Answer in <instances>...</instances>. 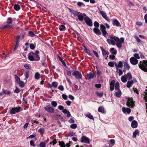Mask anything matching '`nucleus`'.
I'll list each match as a JSON object with an SVG mask.
<instances>
[{
	"label": "nucleus",
	"instance_id": "obj_37",
	"mask_svg": "<svg viewBox=\"0 0 147 147\" xmlns=\"http://www.w3.org/2000/svg\"><path fill=\"white\" fill-rule=\"evenodd\" d=\"M12 27V26H11L9 25V24H8L6 25H3L2 28L3 29H4L7 28H11Z\"/></svg>",
	"mask_w": 147,
	"mask_h": 147
},
{
	"label": "nucleus",
	"instance_id": "obj_54",
	"mask_svg": "<svg viewBox=\"0 0 147 147\" xmlns=\"http://www.w3.org/2000/svg\"><path fill=\"white\" fill-rule=\"evenodd\" d=\"M38 147H45V145L43 142H41Z\"/></svg>",
	"mask_w": 147,
	"mask_h": 147
},
{
	"label": "nucleus",
	"instance_id": "obj_4",
	"mask_svg": "<svg viewBox=\"0 0 147 147\" xmlns=\"http://www.w3.org/2000/svg\"><path fill=\"white\" fill-rule=\"evenodd\" d=\"M124 38L122 37L120 39L118 37H117L116 42L117 46L119 48H121L122 44L124 42Z\"/></svg>",
	"mask_w": 147,
	"mask_h": 147
},
{
	"label": "nucleus",
	"instance_id": "obj_15",
	"mask_svg": "<svg viewBox=\"0 0 147 147\" xmlns=\"http://www.w3.org/2000/svg\"><path fill=\"white\" fill-rule=\"evenodd\" d=\"M113 24L117 27H120L121 25L118 21L116 19H113Z\"/></svg>",
	"mask_w": 147,
	"mask_h": 147
},
{
	"label": "nucleus",
	"instance_id": "obj_5",
	"mask_svg": "<svg viewBox=\"0 0 147 147\" xmlns=\"http://www.w3.org/2000/svg\"><path fill=\"white\" fill-rule=\"evenodd\" d=\"M84 16V20L86 24L90 26H92V23L91 19L86 16L85 13H83Z\"/></svg>",
	"mask_w": 147,
	"mask_h": 147
},
{
	"label": "nucleus",
	"instance_id": "obj_28",
	"mask_svg": "<svg viewBox=\"0 0 147 147\" xmlns=\"http://www.w3.org/2000/svg\"><path fill=\"white\" fill-rule=\"evenodd\" d=\"M115 65L116 68L117 69V68L121 67L123 66V63L121 61H119V62L118 64L117 65V64H116Z\"/></svg>",
	"mask_w": 147,
	"mask_h": 147
},
{
	"label": "nucleus",
	"instance_id": "obj_62",
	"mask_svg": "<svg viewBox=\"0 0 147 147\" xmlns=\"http://www.w3.org/2000/svg\"><path fill=\"white\" fill-rule=\"evenodd\" d=\"M115 82L114 80H112L110 82V85H113L115 86Z\"/></svg>",
	"mask_w": 147,
	"mask_h": 147
},
{
	"label": "nucleus",
	"instance_id": "obj_31",
	"mask_svg": "<svg viewBox=\"0 0 147 147\" xmlns=\"http://www.w3.org/2000/svg\"><path fill=\"white\" fill-rule=\"evenodd\" d=\"M14 9L18 11L20 9V7L19 5L16 4L14 6Z\"/></svg>",
	"mask_w": 147,
	"mask_h": 147
},
{
	"label": "nucleus",
	"instance_id": "obj_18",
	"mask_svg": "<svg viewBox=\"0 0 147 147\" xmlns=\"http://www.w3.org/2000/svg\"><path fill=\"white\" fill-rule=\"evenodd\" d=\"M83 49L85 53L88 54L89 55L92 57V55L91 53V51L87 49L85 47H84Z\"/></svg>",
	"mask_w": 147,
	"mask_h": 147
},
{
	"label": "nucleus",
	"instance_id": "obj_9",
	"mask_svg": "<svg viewBox=\"0 0 147 147\" xmlns=\"http://www.w3.org/2000/svg\"><path fill=\"white\" fill-rule=\"evenodd\" d=\"M126 104L127 106L131 108H132L134 105V102L131 98L128 99Z\"/></svg>",
	"mask_w": 147,
	"mask_h": 147
},
{
	"label": "nucleus",
	"instance_id": "obj_25",
	"mask_svg": "<svg viewBox=\"0 0 147 147\" xmlns=\"http://www.w3.org/2000/svg\"><path fill=\"white\" fill-rule=\"evenodd\" d=\"M87 117H88L90 119L94 120V117L93 116H92L90 113H88L85 115Z\"/></svg>",
	"mask_w": 147,
	"mask_h": 147
},
{
	"label": "nucleus",
	"instance_id": "obj_38",
	"mask_svg": "<svg viewBox=\"0 0 147 147\" xmlns=\"http://www.w3.org/2000/svg\"><path fill=\"white\" fill-rule=\"evenodd\" d=\"M139 133V131L138 130H136L134 132L133 134V138H135L136 137L137 135Z\"/></svg>",
	"mask_w": 147,
	"mask_h": 147
},
{
	"label": "nucleus",
	"instance_id": "obj_60",
	"mask_svg": "<svg viewBox=\"0 0 147 147\" xmlns=\"http://www.w3.org/2000/svg\"><path fill=\"white\" fill-rule=\"evenodd\" d=\"M64 107L63 106H61V105H59L58 107V108L59 109L61 110H62L63 111V110L64 109Z\"/></svg>",
	"mask_w": 147,
	"mask_h": 147
},
{
	"label": "nucleus",
	"instance_id": "obj_57",
	"mask_svg": "<svg viewBox=\"0 0 147 147\" xmlns=\"http://www.w3.org/2000/svg\"><path fill=\"white\" fill-rule=\"evenodd\" d=\"M62 96L64 100H66L67 98V96L65 94H62Z\"/></svg>",
	"mask_w": 147,
	"mask_h": 147
},
{
	"label": "nucleus",
	"instance_id": "obj_64",
	"mask_svg": "<svg viewBox=\"0 0 147 147\" xmlns=\"http://www.w3.org/2000/svg\"><path fill=\"white\" fill-rule=\"evenodd\" d=\"M109 58L112 60H114L115 59V57L114 55H111L109 56Z\"/></svg>",
	"mask_w": 147,
	"mask_h": 147
},
{
	"label": "nucleus",
	"instance_id": "obj_13",
	"mask_svg": "<svg viewBox=\"0 0 147 147\" xmlns=\"http://www.w3.org/2000/svg\"><path fill=\"white\" fill-rule=\"evenodd\" d=\"M79 13L78 12H76L74 15L75 16H77L79 20L80 21H82L84 19V16L82 15H80L79 14Z\"/></svg>",
	"mask_w": 147,
	"mask_h": 147
},
{
	"label": "nucleus",
	"instance_id": "obj_8",
	"mask_svg": "<svg viewBox=\"0 0 147 147\" xmlns=\"http://www.w3.org/2000/svg\"><path fill=\"white\" fill-rule=\"evenodd\" d=\"M45 109L47 112L51 113H54L55 112L54 109L52 107L49 105L46 106L45 108Z\"/></svg>",
	"mask_w": 147,
	"mask_h": 147
},
{
	"label": "nucleus",
	"instance_id": "obj_59",
	"mask_svg": "<svg viewBox=\"0 0 147 147\" xmlns=\"http://www.w3.org/2000/svg\"><path fill=\"white\" fill-rule=\"evenodd\" d=\"M108 65L111 67H113L114 66V64L112 62H109L108 63Z\"/></svg>",
	"mask_w": 147,
	"mask_h": 147
},
{
	"label": "nucleus",
	"instance_id": "obj_1",
	"mask_svg": "<svg viewBox=\"0 0 147 147\" xmlns=\"http://www.w3.org/2000/svg\"><path fill=\"white\" fill-rule=\"evenodd\" d=\"M39 51L38 50L36 51L35 52H30L28 55V58L31 61H38L40 59L39 56Z\"/></svg>",
	"mask_w": 147,
	"mask_h": 147
},
{
	"label": "nucleus",
	"instance_id": "obj_48",
	"mask_svg": "<svg viewBox=\"0 0 147 147\" xmlns=\"http://www.w3.org/2000/svg\"><path fill=\"white\" fill-rule=\"evenodd\" d=\"M30 47L31 49L33 50L35 48V47L34 44H30Z\"/></svg>",
	"mask_w": 147,
	"mask_h": 147
},
{
	"label": "nucleus",
	"instance_id": "obj_43",
	"mask_svg": "<svg viewBox=\"0 0 147 147\" xmlns=\"http://www.w3.org/2000/svg\"><path fill=\"white\" fill-rule=\"evenodd\" d=\"M45 131V129L44 128L39 129L38 130V132L41 134H43Z\"/></svg>",
	"mask_w": 147,
	"mask_h": 147
},
{
	"label": "nucleus",
	"instance_id": "obj_42",
	"mask_svg": "<svg viewBox=\"0 0 147 147\" xmlns=\"http://www.w3.org/2000/svg\"><path fill=\"white\" fill-rule=\"evenodd\" d=\"M20 86L22 87L23 88L24 86V82L22 81H20L19 82Z\"/></svg>",
	"mask_w": 147,
	"mask_h": 147
},
{
	"label": "nucleus",
	"instance_id": "obj_40",
	"mask_svg": "<svg viewBox=\"0 0 147 147\" xmlns=\"http://www.w3.org/2000/svg\"><path fill=\"white\" fill-rule=\"evenodd\" d=\"M52 86L55 88H57L58 86V83L57 82H54L52 84Z\"/></svg>",
	"mask_w": 147,
	"mask_h": 147
},
{
	"label": "nucleus",
	"instance_id": "obj_33",
	"mask_svg": "<svg viewBox=\"0 0 147 147\" xmlns=\"http://www.w3.org/2000/svg\"><path fill=\"white\" fill-rule=\"evenodd\" d=\"M13 22V20L11 18H7V23L8 24H11Z\"/></svg>",
	"mask_w": 147,
	"mask_h": 147
},
{
	"label": "nucleus",
	"instance_id": "obj_27",
	"mask_svg": "<svg viewBox=\"0 0 147 147\" xmlns=\"http://www.w3.org/2000/svg\"><path fill=\"white\" fill-rule=\"evenodd\" d=\"M110 51L113 55H116L117 53V51L115 50L114 48H111L110 49Z\"/></svg>",
	"mask_w": 147,
	"mask_h": 147
},
{
	"label": "nucleus",
	"instance_id": "obj_50",
	"mask_svg": "<svg viewBox=\"0 0 147 147\" xmlns=\"http://www.w3.org/2000/svg\"><path fill=\"white\" fill-rule=\"evenodd\" d=\"M117 69V71L118 73H119V76H121V75H122L123 74V71H122L121 69Z\"/></svg>",
	"mask_w": 147,
	"mask_h": 147
},
{
	"label": "nucleus",
	"instance_id": "obj_56",
	"mask_svg": "<svg viewBox=\"0 0 147 147\" xmlns=\"http://www.w3.org/2000/svg\"><path fill=\"white\" fill-rule=\"evenodd\" d=\"M26 78V80L29 78V74L28 72H26L25 73V74Z\"/></svg>",
	"mask_w": 147,
	"mask_h": 147
},
{
	"label": "nucleus",
	"instance_id": "obj_36",
	"mask_svg": "<svg viewBox=\"0 0 147 147\" xmlns=\"http://www.w3.org/2000/svg\"><path fill=\"white\" fill-rule=\"evenodd\" d=\"M98 111L99 112L104 113V108L102 107H99L98 109Z\"/></svg>",
	"mask_w": 147,
	"mask_h": 147
},
{
	"label": "nucleus",
	"instance_id": "obj_10",
	"mask_svg": "<svg viewBox=\"0 0 147 147\" xmlns=\"http://www.w3.org/2000/svg\"><path fill=\"white\" fill-rule=\"evenodd\" d=\"M20 108L17 107L13 108L10 111V113L11 114H15L20 111Z\"/></svg>",
	"mask_w": 147,
	"mask_h": 147
},
{
	"label": "nucleus",
	"instance_id": "obj_21",
	"mask_svg": "<svg viewBox=\"0 0 147 147\" xmlns=\"http://www.w3.org/2000/svg\"><path fill=\"white\" fill-rule=\"evenodd\" d=\"M94 77V74L92 72H90L87 74V77L89 79L93 78Z\"/></svg>",
	"mask_w": 147,
	"mask_h": 147
},
{
	"label": "nucleus",
	"instance_id": "obj_39",
	"mask_svg": "<svg viewBox=\"0 0 147 147\" xmlns=\"http://www.w3.org/2000/svg\"><path fill=\"white\" fill-rule=\"evenodd\" d=\"M51 104L54 107H56L57 105V103L55 101L51 102Z\"/></svg>",
	"mask_w": 147,
	"mask_h": 147
},
{
	"label": "nucleus",
	"instance_id": "obj_22",
	"mask_svg": "<svg viewBox=\"0 0 147 147\" xmlns=\"http://www.w3.org/2000/svg\"><path fill=\"white\" fill-rule=\"evenodd\" d=\"M100 48L101 49L102 54L103 55H108L109 54V53L105 49H103L101 47H100Z\"/></svg>",
	"mask_w": 147,
	"mask_h": 147
},
{
	"label": "nucleus",
	"instance_id": "obj_19",
	"mask_svg": "<svg viewBox=\"0 0 147 147\" xmlns=\"http://www.w3.org/2000/svg\"><path fill=\"white\" fill-rule=\"evenodd\" d=\"M93 31L96 34H101V33L100 32L99 29L97 28H94L93 29Z\"/></svg>",
	"mask_w": 147,
	"mask_h": 147
},
{
	"label": "nucleus",
	"instance_id": "obj_45",
	"mask_svg": "<svg viewBox=\"0 0 147 147\" xmlns=\"http://www.w3.org/2000/svg\"><path fill=\"white\" fill-rule=\"evenodd\" d=\"M15 79L18 83L20 81V78L17 75L15 76Z\"/></svg>",
	"mask_w": 147,
	"mask_h": 147
},
{
	"label": "nucleus",
	"instance_id": "obj_3",
	"mask_svg": "<svg viewBox=\"0 0 147 147\" xmlns=\"http://www.w3.org/2000/svg\"><path fill=\"white\" fill-rule=\"evenodd\" d=\"M117 37L114 36H111L107 39V42L109 44H112L113 45H115V42L117 38Z\"/></svg>",
	"mask_w": 147,
	"mask_h": 147
},
{
	"label": "nucleus",
	"instance_id": "obj_35",
	"mask_svg": "<svg viewBox=\"0 0 147 147\" xmlns=\"http://www.w3.org/2000/svg\"><path fill=\"white\" fill-rule=\"evenodd\" d=\"M128 80H130L132 78V76L130 73H128L126 76Z\"/></svg>",
	"mask_w": 147,
	"mask_h": 147
},
{
	"label": "nucleus",
	"instance_id": "obj_44",
	"mask_svg": "<svg viewBox=\"0 0 147 147\" xmlns=\"http://www.w3.org/2000/svg\"><path fill=\"white\" fill-rule=\"evenodd\" d=\"M70 127L72 129H75L77 127V125L76 124H72L70 125Z\"/></svg>",
	"mask_w": 147,
	"mask_h": 147
},
{
	"label": "nucleus",
	"instance_id": "obj_63",
	"mask_svg": "<svg viewBox=\"0 0 147 147\" xmlns=\"http://www.w3.org/2000/svg\"><path fill=\"white\" fill-rule=\"evenodd\" d=\"M136 24L138 26H140L142 25V23L141 22H138L136 23Z\"/></svg>",
	"mask_w": 147,
	"mask_h": 147
},
{
	"label": "nucleus",
	"instance_id": "obj_26",
	"mask_svg": "<svg viewBox=\"0 0 147 147\" xmlns=\"http://www.w3.org/2000/svg\"><path fill=\"white\" fill-rule=\"evenodd\" d=\"M115 90H120L119 89V84L118 82H116L115 85Z\"/></svg>",
	"mask_w": 147,
	"mask_h": 147
},
{
	"label": "nucleus",
	"instance_id": "obj_32",
	"mask_svg": "<svg viewBox=\"0 0 147 147\" xmlns=\"http://www.w3.org/2000/svg\"><path fill=\"white\" fill-rule=\"evenodd\" d=\"M3 94L9 95L11 92V91L9 90H3Z\"/></svg>",
	"mask_w": 147,
	"mask_h": 147
},
{
	"label": "nucleus",
	"instance_id": "obj_49",
	"mask_svg": "<svg viewBox=\"0 0 147 147\" xmlns=\"http://www.w3.org/2000/svg\"><path fill=\"white\" fill-rule=\"evenodd\" d=\"M30 144L31 146L33 147H35L36 146L34 144V141L33 140H32L30 141Z\"/></svg>",
	"mask_w": 147,
	"mask_h": 147
},
{
	"label": "nucleus",
	"instance_id": "obj_41",
	"mask_svg": "<svg viewBox=\"0 0 147 147\" xmlns=\"http://www.w3.org/2000/svg\"><path fill=\"white\" fill-rule=\"evenodd\" d=\"M28 35L30 36L31 37H33L35 36L34 33L33 32L31 31L29 32Z\"/></svg>",
	"mask_w": 147,
	"mask_h": 147
},
{
	"label": "nucleus",
	"instance_id": "obj_11",
	"mask_svg": "<svg viewBox=\"0 0 147 147\" xmlns=\"http://www.w3.org/2000/svg\"><path fill=\"white\" fill-rule=\"evenodd\" d=\"M81 142L82 143H88L89 140L88 138L85 136H83L81 138Z\"/></svg>",
	"mask_w": 147,
	"mask_h": 147
},
{
	"label": "nucleus",
	"instance_id": "obj_14",
	"mask_svg": "<svg viewBox=\"0 0 147 147\" xmlns=\"http://www.w3.org/2000/svg\"><path fill=\"white\" fill-rule=\"evenodd\" d=\"M100 13L102 15V17L106 20L108 21H109V18L107 16L106 13L104 11H100Z\"/></svg>",
	"mask_w": 147,
	"mask_h": 147
},
{
	"label": "nucleus",
	"instance_id": "obj_12",
	"mask_svg": "<svg viewBox=\"0 0 147 147\" xmlns=\"http://www.w3.org/2000/svg\"><path fill=\"white\" fill-rule=\"evenodd\" d=\"M130 63L133 65H135L138 63V60L136 59L134 57H132L130 59Z\"/></svg>",
	"mask_w": 147,
	"mask_h": 147
},
{
	"label": "nucleus",
	"instance_id": "obj_61",
	"mask_svg": "<svg viewBox=\"0 0 147 147\" xmlns=\"http://www.w3.org/2000/svg\"><path fill=\"white\" fill-rule=\"evenodd\" d=\"M69 122L71 123H74L75 122V121L73 119H71L69 121Z\"/></svg>",
	"mask_w": 147,
	"mask_h": 147
},
{
	"label": "nucleus",
	"instance_id": "obj_30",
	"mask_svg": "<svg viewBox=\"0 0 147 147\" xmlns=\"http://www.w3.org/2000/svg\"><path fill=\"white\" fill-rule=\"evenodd\" d=\"M121 80L123 82H125L127 81V79L125 76H123L121 77Z\"/></svg>",
	"mask_w": 147,
	"mask_h": 147
},
{
	"label": "nucleus",
	"instance_id": "obj_24",
	"mask_svg": "<svg viewBox=\"0 0 147 147\" xmlns=\"http://www.w3.org/2000/svg\"><path fill=\"white\" fill-rule=\"evenodd\" d=\"M133 81L132 80L128 81L127 84V87L128 88H130L131 86V85L133 84Z\"/></svg>",
	"mask_w": 147,
	"mask_h": 147
},
{
	"label": "nucleus",
	"instance_id": "obj_53",
	"mask_svg": "<svg viewBox=\"0 0 147 147\" xmlns=\"http://www.w3.org/2000/svg\"><path fill=\"white\" fill-rule=\"evenodd\" d=\"M134 57L136 59H139L140 58V56L137 53L134 54Z\"/></svg>",
	"mask_w": 147,
	"mask_h": 147
},
{
	"label": "nucleus",
	"instance_id": "obj_20",
	"mask_svg": "<svg viewBox=\"0 0 147 147\" xmlns=\"http://www.w3.org/2000/svg\"><path fill=\"white\" fill-rule=\"evenodd\" d=\"M131 125L133 128H136L138 126L137 122L135 120L131 122Z\"/></svg>",
	"mask_w": 147,
	"mask_h": 147
},
{
	"label": "nucleus",
	"instance_id": "obj_23",
	"mask_svg": "<svg viewBox=\"0 0 147 147\" xmlns=\"http://www.w3.org/2000/svg\"><path fill=\"white\" fill-rule=\"evenodd\" d=\"M59 28V30L61 31H65V27L63 25H60Z\"/></svg>",
	"mask_w": 147,
	"mask_h": 147
},
{
	"label": "nucleus",
	"instance_id": "obj_55",
	"mask_svg": "<svg viewBox=\"0 0 147 147\" xmlns=\"http://www.w3.org/2000/svg\"><path fill=\"white\" fill-rule=\"evenodd\" d=\"M94 25L95 26L98 27L99 26V24L97 22H95L94 23Z\"/></svg>",
	"mask_w": 147,
	"mask_h": 147
},
{
	"label": "nucleus",
	"instance_id": "obj_52",
	"mask_svg": "<svg viewBox=\"0 0 147 147\" xmlns=\"http://www.w3.org/2000/svg\"><path fill=\"white\" fill-rule=\"evenodd\" d=\"M58 88L61 91H63L64 90V88L62 85H60L59 86Z\"/></svg>",
	"mask_w": 147,
	"mask_h": 147
},
{
	"label": "nucleus",
	"instance_id": "obj_7",
	"mask_svg": "<svg viewBox=\"0 0 147 147\" xmlns=\"http://www.w3.org/2000/svg\"><path fill=\"white\" fill-rule=\"evenodd\" d=\"M72 75L77 79H81L82 75L81 73L78 71H75L72 73Z\"/></svg>",
	"mask_w": 147,
	"mask_h": 147
},
{
	"label": "nucleus",
	"instance_id": "obj_58",
	"mask_svg": "<svg viewBox=\"0 0 147 147\" xmlns=\"http://www.w3.org/2000/svg\"><path fill=\"white\" fill-rule=\"evenodd\" d=\"M20 90L17 88H16L15 90L14 91V93H18L20 92Z\"/></svg>",
	"mask_w": 147,
	"mask_h": 147
},
{
	"label": "nucleus",
	"instance_id": "obj_46",
	"mask_svg": "<svg viewBox=\"0 0 147 147\" xmlns=\"http://www.w3.org/2000/svg\"><path fill=\"white\" fill-rule=\"evenodd\" d=\"M59 145L61 147H65V145L63 142H59Z\"/></svg>",
	"mask_w": 147,
	"mask_h": 147
},
{
	"label": "nucleus",
	"instance_id": "obj_29",
	"mask_svg": "<svg viewBox=\"0 0 147 147\" xmlns=\"http://www.w3.org/2000/svg\"><path fill=\"white\" fill-rule=\"evenodd\" d=\"M124 67L125 69L127 70H129L130 68L128 64L126 62H124Z\"/></svg>",
	"mask_w": 147,
	"mask_h": 147
},
{
	"label": "nucleus",
	"instance_id": "obj_51",
	"mask_svg": "<svg viewBox=\"0 0 147 147\" xmlns=\"http://www.w3.org/2000/svg\"><path fill=\"white\" fill-rule=\"evenodd\" d=\"M96 94L97 96L100 97H102L103 95V93L102 92L99 93L98 92H97Z\"/></svg>",
	"mask_w": 147,
	"mask_h": 147
},
{
	"label": "nucleus",
	"instance_id": "obj_2",
	"mask_svg": "<svg viewBox=\"0 0 147 147\" xmlns=\"http://www.w3.org/2000/svg\"><path fill=\"white\" fill-rule=\"evenodd\" d=\"M138 65L141 69L145 71H147V61H140Z\"/></svg>",
	"mask_w": 147,
	"mask_h": 147
},
{
	"label": "nucleus",
	"instance_id": "obj_34",
	"mask_svg": "<svg viewBox=\"0 0 147 147\" xmlns=\"http://www.w3.org/2000/svg\"><path fill=\"white\" fill-rule=\"evenodd\" d=\"M34 78L36 79H38L40 78V76L38 72L36 73L34 75Z\"/></svg>",
	"mask_w": 147,
	"mask_h": 147
},
{
	"label": "nucleus",
	"instance_id": "obj_16",
	"mask_svg": "<svg viewBox=\"0 0 147 147\" xmlns=\"http://www.w3.org/2000/svg\"><path fill=\"white\" fill-rule=\"evenodd\" d=\"M123 112L124 113H127L128 114H129L131 111V109L129 108H126L125 107H123L122 108Z\"/></svg>",
	"mask_w": 147,
	"mask_h": 147
},
{
	"label": "nucleus",
	"instance_id": "obj_47",
	"mask_svg": "<svg viewBox=\"0 0 147 147\" xmlns=\"http://www.w3.org/2000/svg\"><path fill=\"white\" fill-rule=\"evenodd\" d=\"M134 37L136 39V41L138 42H139L141 41L140 40L139 38L136 35H134Z\"/></svg>",
	"mask_w": 147,
	"mask_h": 147
},
{
	"label": "nucleus",
	"instance_id": "obj_6",
	"mask_svg": "<svg viewBox=\"0 0 147 147\" xmlns=\"http://www.w3.org/2000/svg\"><path fill=\"white\" fill-rule=\"evenodd\" d=\"M100 29L102 33V35L105 37H107L108 33L106 30L105 26L103 24H100Z\"/></svg>",
	"mask_w": 147,
	"mask_h": 147
},
{
	"label": "nucleus",
	"instance_id": "obj_17",
	"mask_svg": "<svg viewBox=\"0 0 147 147\" xmlns=\"http://www.w3.org/2000/svg\"><path fill=\"white\" fill-rule=\"evenodd\" d=\"M116 91V92L115 93V96L118 98L120 97L122 94L121 91L120 90Z\"/></svg>",
	"mask_w": 147,
	"mask_h": 147
}]
</instances>
